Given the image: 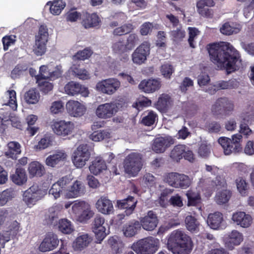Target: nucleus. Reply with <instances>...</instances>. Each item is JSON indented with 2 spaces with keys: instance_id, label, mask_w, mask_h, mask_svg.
Segmentation results:
<instances>
[{
  "instance_id": "42",
  "label": "nucleus",
  "mask_w": 254,
  "mask_h": 254,
  "mask_svg": "<svg viewBox=\"0 0 254 254\" xmlns=\"http://www.w3.org/2000/svg\"><path fill=\"white\" fill-rule=\"evenodd\" d=\"M172 100L169 95L163 94L159 97L156 104V108L160 111L166 110L171 105Z\"/></svg>"
},
{
  "instance_id": "32",
  "label": "nucleus",
  "mask_w": 254,
  "mask_h": 254,
  "mask_svg": "<svg viewBox=\"0 0 254 254\" xmlns=\"http://www.w3.org/2000/svg\"><path fill=\"white\" fill-rule=\"evenodd\" d=\"M107 168L106 163L100 157H96L89 167L90 172L95 175L106 170Z\"/></svg>"
},
{
  "instance_id": "60",
  "label": "nucleus",
  "mask_w": 254,
  "mask_h": 254,
  "mask_svg": "<svg viewBox=\"0 0 254 254\" xmlns=\"http://www.w3.org/2000/svg\"><path fill=\"white\" fill-rule=\"evenodd\" d=\"M157 118V114L153 111H150L143 117L142 123L145 126H151L155 123Z\"/></svg>"
},
{
  "instance_id": "28",
  "label": "nucleus",
  "mask_w": 254,
  "mask_h": 254,
  "mask_svg": "<svg viewBox=\"0 0 254 254\" xmlns=\"http://www.w3.org/2000/svg\"><path fill=\"white\" fill-rule=\"evenodd\" d=\"M67 154L64 150H58L52 155L47 157L46 164L51 167H55L64 161L67 158Z\"/></svg>"
},
{
  "instance_id": "11",
  "label": "nucleus",
  "mask_w": 254,
  "mask_h": 254,
  "mask_svg": "<svg viewBox=\"0 0 254 254\" xmlns=\"http://www.w3.org/2000/svg\"><path fill=\"white\" fill-rule=\"evenodd\" d=\"M51 127L55 134L65 136L73 132L75 128V125L74 123L70 121L54 120L51 123Z\"/></svg>"
},
{
  "instance_id": "36",
  "label": "nucleus",
  "mask_w": 254,
  "mask_h": 254,
  "mask_svg": "<svg viewBox=\"0 0 254 254\" xmlns=\"http://www.w3.org/2000/svg\"><path fill=\"white\" fill-rule=\"evenodd\" d=\"M242 28V25L240 24H230L229 22H226L220 27V31L223 35H231L240 32Z\"/></svg>"
},
{
  "instance_id": "4",
  "label": "nucleus",
  "mask_w": 254,
  "mask_h": 254,
  "mask_svg": "<svg viewBox=\"0 0 254 254\" xmlns=\"http://www.w3.org/2000/svg\"><path fill=\"white\" fill-rule=\"evenodd\" d=\"M159 246V240L150 237L133 243L131 248L137 254H153Z\"/></svg>"
},
{
  "instance_id": "51",
  "label": "nucleus",
  "mask_w": 254,
  "mask_h": 254,
  "mask_svg": "<svg viewBox=\"0 0 254 254\" xmlns=\"http://www.w3.org/2000/svg\"><path fill=\"white\" fill-rule=\"evenodd\" d=\"M59 230L63 233L69 234L74 230V227L71 222L66 219H63L59 222Z\"/></svg>"
},
{
  "instance_id": "50",
  "label": "nucleus",
  "mask_w": 254,
  "mask_h": 254,
  "mask_svg": "<svg viewBox=\"0 0 254 254\" xmlns=\"http://www.w3.org/2000/svg\"><path fill=\"white\" fill-rule=\"evenodd\" d=\"M186 149L185 145H176L172 150L170 156L174 160L178 161L182 158L183 153L186 150Z\"/></svg>"
},
{
  "instance_id": "59",
  "label": "nucleus",
  "mask_w": 254,
  "mask_h": 254,
  "mask_svg": "<svg viewBox=\"0 0 254 254\" xmlns=\"http://www.w3.org/2000/svg\"><path fill=\"white\" fill-rule=\"evenodd\" d=\"M64 110V104L62 101L53 102L50 106V111L54 115L62 113Z\"/></svg>"
},
{
  "instance_id": "19",
  "label": "nucleus",
  "mask_w": 254,
  "mask_h": 254,
  "mask_svg": "<svg viewBox=\"0 0 254 254\" xmlns=\"http://www.w3.org/2000/svg\"><path fill=\"white\" fill-rule=\"evenodd\" d=\"M59 243L57 236L53 233H48L39 246L41 252H46L53 250Z\"/></svg>"
},
{
  "instance_id": "52",
  "label": "nucleus",
  "mask_w": 254,
  "mask_h": 254,
  "mask_svg": "<svg viewBox=\"0 0 254 254\" xmlns=\"http://www.w3.org/2000/svg\"><path fill=\"white\" fill-rule=\"evenodd\" d=\"M47 41H43L39 39H35V44L33 46V51L37 56L43 55L46 51Z\"/></svg>"
},
{
  "instance_id": "6",
  "label": "nucleus",
  "mask_w": 254,
  "mask_h": 254,
  "mask_svg": "<svg viewBox=\"0 0 254 254\" xmlns=\"http://www.w3.org/2000/svg\"><path fill=\"white\" fill-rule=\"evenodd\" d=\"M242 139V135L240 134H235L232 136V139L226 137H221L218 140V143L223 149L224 153L229 155L233 153L238 152L241 150L240 142Z\"/></svg>"
},
{
  "instance_id": "8",
  "label": "nucleus",
  "mask_w": 254,
  "mask_h": 254,
  "mask_svg": "<svg viewBox=\"0 0 254 254\" xmlns=\"http://www.w3.org/2000/svg\"><path fill=\"white\" fill-rule=\"evenodd\" d=\"M120 103L111 102L101 104L95 110V115L101 119H109L114 116L121 107Z\"/></svg>"
},
{
  "instance_id": "62",
  "label": "nucleus",
  "mask_w": 254,
  "mask_h": 254,
  "mask_svg": "<svg viewBox=\"0 0 254 254\" xmlns=\"http://www.w3.org/2000/svg\"><path fill=\"white\" fill-rule=\"evenodd\" d=\"M188 30L189 34V43L191 47L194 48L195 44L194 40L199 34L200 32L195 27H189Z\"/></svg>"
},
{
  "instance_id": "43",
  "label": "nucleus",
  "mask_w": 254,
  "mask_h": 254,
  "mask_svg": "<svg viewBox=\"0 0 254 254\" xmlns=\"http://www.w3.org/2000/svg\"><path fill=\"white\" fill-rule=\"evenodd\" d=\"M232 195V193L228 190H224L217 192L215 196V201L219 205L226 203L228 202Z\"/></svg>"
},
{
  "instance_id": "26",
  "label": "nucleus",
  "mask_w": 254,
  "mask_h": 254,
  "mask_svg": "<svg viewBox=\"0 0 254 254\" xmlns=\"http://www.w3.org/2000/svg\"><path fill=\"white\" fill-rule=\"evenodd\" d=\"M215 5L213 0H198L196 3V8L198 13L202 16L205 17H212L213 10L205 7H212Z\"/></svg>"
},
{
  "instance_id": "41",
  "label": "nucleus",
  "mask_w": 254,
  "mask_h": 254,
  "mask_svg": "<svg viewBox=\"0 0 254 254\" xmlns=\"http://www.w3.org/2000/svg\"><path fill=\"white\" fill-rule=\"evenodd\" d=\"M79 64L73 63L70 70L72 72L73 74L76 76L80 79H87L90 78V75L87 71L85 69H81L79 68Z\"/></svg>"
},
{
  "instance_id": "45",
  "label": "nucleus",
  "mask_w": 254,
  "mask_h": 254,
  "mask_svg": "<svg viewBox=\"0 0 254 254\" xmlns=\"http://www.w3.org/2000/svg\"><path fill=\"white\" fill-rule=\"evenodd\" d=\"M94 214L90 205L87 203L76 218L78 221L84 222L92 217Z\"/></svg>"
},
{
  "instance_id": "12",
  "label": "nucleus",
  "mask_w": 254,
  "mask_h": 254,
  "mask_svg": "<svg viewBox=\"0 0 254 254\" xmlns=\"http://www.w3.org/2000/svg\"><path fill=\"white\" fill-rule=\"evenodd\" d=\"M92 228L95 234L96 242L101 243L107 236L104 218L100 215H97L92 222Z\"/></svg>"
},
{
  "instance_id": "49",
  "label": "nucleus",
  "mask_w": 254,
  "mask_h": 254,
  "mask_svg": "<svg viewBox=\"0 0 254 254\" xmlns=\"http://www.w3.org/2000/svg\"><path fill=\"white\" fill-rule=\"evenodd\" d=\"M191 179L187 175L178 173L176 188L187 189L191 184Z\"/></svg>"
},
{
  "instance_id": "33",
  "label": "nucleus",
  "mask_w": 254,
  "mask_h": 254,
  "mask_svg": "<svg viewBox=\"0 0 254 254\" xmlns=\"http://www.w3.org/2000/svg\"><path fill=\"white\" fill-rule=\"evenodd\" d=\"M7 149L4 155L8 158L16 159L17 155L21 153V145L16 141H10L7 145Z\"/></svg>"
},
{
  "instance_id": "1",
  "label": "nucleus",
  "mask_w": 254,
  "mask_h": 254,
  "mask_svg": "<svg viewBox=\"0 0 254 254\" xmlns=\"http://www.w3.org/2000/svg\"><path fill=\"white\" fill-rule=\"evenodd\" d=\"M211 61L220 69H226L231 73L242 65L240 54L233 46L227 42L215 43L208 49Z\"/></svg>"
},
{
  "instance_id": "2",
  "label": "nucleus",
  "mask_w": 254,
  "mask_h": 254,
  "mask_svg": "<svg viewBox=\"0 0 254 254\" xmlns=\"http://www.w3.org/2000/svg\"><path fill=\"white\" fill-rule=\"evenodd\" d=\"M167 246L174 254H189L193 247L190 238L179 229L173 231L169 235Z\"/></svg>"
},
{
  "instance_id": "7",
  "label": "nucleus",
  "mask_w": 254,
  "mask_h": 254,
  "mask_svg": "<svg viewBox=\"0 0 254 254\" xmlns=\"http://www.w3.org/2000/svg\"><path fill=\"white\" fill-rule=\"evenodd\" d=\"M46 191L37 184H34L26 190L23 194V201L31 207L46 195Z\"/></svg>"
},
{
  "instance_id": "20",
  "label": "nucleus",
  "mask_w": 254,
  "mask_h": 254,
  "mask_svg": "<svg viewBox=\"0 0 254 254\" xmlns=\"http://www.w3.org/2000/svg\"><path fill=\"white\" fill-rule=\"evenodd\" d=\"M95 207L98 211L104 215H110L114 213L113 203L107 197H100L95 203Z\"/></svg>"
},
{
  "instance_id": "23",
  "label": "nucleus",
  "mask_w": 254,
  "mask_h": 254,
  "mask_svg": "<svg viewBox=\"0 0 254 254\" xmlns=\"http://www.w3.org/2000/svg\"><path fill=\"white\" fill-rule=\"evenodd\" d=\"M158 220L157 217L152 211L148 212L147 215L140 220V227L146 231L154 230L157 225Z\"/></svg>"
},
{
  "instance_id": "56",
  "label": "nucleus",
  "mask_w": 254,
  "mask_h": 254,
  "mask_svg": "<svg viewBox=\"0 0 254 254\" xmlns=\"http://www.w3.org/2000/svg\"><path fill=\"white\" fill-rule=\"evenodd\" d=\"M37 83H38L40 89L45 93H47L51 91L53 88V84L48 81V79H44L39 77H36Z\"/></svg>"
},
{
  "instance_id": "38",
  "label": "nucleus",
  "mask_w": 254,
  "mask_h": 254,
  "mask_svg": "<svg viewBox=\"0 0 254 254\" xmlns=\"http://www.w3.org/2000/svg\"><path fill=\"white\" fill-rule=\"evenodd\" d=\"M140 229L139 221H134L125 225L123 229L124 235L127 237H131L135 235Z\"/></svg>"
},
{
  "instance_id": "24",
  "label": "nucleus",
  "mask_w": 254,
  "mask_h": 254,
  "mask_svg": "<svg viewBox=\"0 0 254 254\" xmlns=\"http://www.w3.org/2000/svg\"><path fill=\"white\" fill-rule=\"evenodd\" d=\"M161 86V81L158 79H149L142 80L138 88L145 93H151L158 90Z\"/></svg>"
},
{
  "instance_id": "48",
  "label": "nucleus",
  "mask_w": 254,
  "mask_h": 254,
  "mask_svg": "<svg viewBox=\"0 0 254 254\" xmlns=\"http://www.w3.org/2000/svg\"><path fill=\"white\" fill-rule=\"evenodd\" d=\"M110 137V132L108 130L106 129L95 131L89 136L90 139L96 142L109 138Z\"/></svg>"
},
{
  "instance_id": "63",
  "label": "nucleus",
  "mask_w": 254,
  "mask_h": 254,
  "mask_svg": "<svg viewBox=\"0 0 254 254\" xmlns=\"http://www.w3.org/2000/svg\"><path fill=\"white\" fill-rule=\"evenodd\" d=\"M112 50L114 53L117 54H121L128 50L126 45L121 41L116 42L113 44Z\"/></svg>"
},
{
  "instance_id": "16",
  "label": "nucleus",
  "mask_w": 254,
  "mask_h": 254,
  "mask_svg": "<svg viewBox=\"0 0 254 254\" xmlns=\"http://www.w3.org/2000/svg\"><path fill=\"white\" fill-rule=\"evenodd\" d=\"M65 106L67 113L72 117H81L85 114L86 111L85 105L76 100H69L66 103Z\"/></svg>"
},
{
  "instance_id": "29",
  "label": "nucleus",
  "mask_w": 254,
  "mask_h": 254,
  "mask_svg": "<svg viewBox=\"0 0 254 254\" xmlns=\"http://www.w3.org/2000/svg\"><path fill=\"white\" fill-rule=\"evenodd\" d=\"M27 171L30 178L41 177L45 173L44 166L37 161H32L28 164Z\"/></svg>"
},
{
  "instance_id": "39",
  "label": "nucleus",
  "mask_w": 254,
  "mask_h": 254,
  "mask_svg": "<svg viewBox=\"0 0 254 254\" xmlns=\"http://www.w3.org/2000/svg\"><path fill=\"white\" fill-rule=\"evenodd\" d=\"M108 242L113 253L116 254L122 253L124 244L119 237L117 236L110 237Z\"/></svg>"
},
{
  "instance_id": "21",
  "label": "nucleus",
  "mask_w": 254,
  "mask_h": 254,
  "mask_svg": "<svg viewBox=\"0 0 254 254\" xmlns=\"http://www.w3.org/2000/svg\"><path fill=\"white\" fill-rule=\"evenodd\" d=\"M85 186L83 182L76 180L66 190L65 196L68 198H76L84 193Z\"/></svg>"
},
{
  "instance_id": "58",
  "label": "nucleus",
  "mask_w": 254,
  "mask_h": 254,
  "mask_svg": "<svg viewBox=\"0 0 254 254\" xmlns=\"http://www.w3.org/2000/svg\"><path fill=\"white\" fill-rule=\"evenodd\" d=\"M87 202L84 201H75L73 202L71 207V212L77 218Z\"/></svg>"
},
{
  "instance_id": "27",
  "label": "nucleus",
  "mask_w": 254,
  "mask_h": 254,
  "mask_svg": "<svg viewBox=\"0 0 254 254\" xmlns=\"http://www.w3.org/2000/svg\"><path fill=\"white\" fill-rule=\"evenodd\" d=\"M232 221L243 228H248L252 223V216L243 211L236 212L232 215Z\"/></svg>"
},
{
  "instance_id": "30",
  "label": "nucleus",
  "mask_w": 254,
  "mask_h": 254,
  "mask_svg": "<svg viewBox=\"0 0 254 254\" xmlns=\"http://www.w3.org/2000/svg\"><path fill=\"white\" fill-rule=\"evenodd\" d=\"M200 188V187H198V190H189L187 191L186 195L188 198V205L189 206H196L201 202ZM201 188L202 190L204 191V194L208 192V189H205L203 187H201Z\"/></svg>"
},
{
  "instance_id": "31",
  "label": "nucleus",
  "mask_w": 254,
  "mask_h": 254,
  "mask_svg": "<svg viewBox=\"0 0 254 254\" xmlns=\"http://www.w3.org/2000/svg\"><path fill=\"white\" fill-rule=\"evenodd\" d=\"M137 201L132 196H129L126 199H124L117 201V205L119 208L126 209L125 213L126 215L131 214L134 209Z\"/></svg>"
},
{
  "instance_id": "5",
  "label": "nucleus",
  "mask_w": 254,
  "mask_h": 254,
  "mask_svg": "<svg viewBox=\"0 0 254 254\" xmlns=\"http://www.w3.org/2000/svg\"><path fill=\"white\" fill-rule=\"evenodd\" d=\"M142 156L137 152L129 154L124 160L125 172L131 177L136 176L142 169Z\"/></svg>"
},
{
  "instance_id": "53",
  "label": "nucleus",
  "mask_w": 254,
  "mask_h": 254,
  "mask_svg": "<svg viewBox=\"0 0 254 254\" xmlns=\"http://www.w3.org/2000/svg\"><path fill=\"white\" fill-rule=\"evenodd\" d=\"M92 54V51L88 48L78 52L73 56V63L79 64V61H84L89 58Z\"/></svg>"
},
{
  "instance_id": "35",
  "label": "nucleus",
  "mask_w": 254,
  "mask_h": 254,
  "mask_svg": "<svg viewBox=\"0 0 254 254\" xmlns=\"http://www.w3.org/2000/svg\"><path fill=\"white\" fill-rule=\"evenodd\" d=\"M3 105L9 106L12 110H16L17 107L16 92L14 90H7L3 97Z\"/></svg>"
},
{
  "instance_id": "37",
  "label": "nucleus",
  "mask_w": 254,
  "mask_h": 254,
  "mask_svg": "<svg viewBox=\"0 0 254 254\" xmlns=\"http://www.w3.org/2000/svg\"><path fill=\"white\" fill-rule=\"evenodd\" d=\"M11 180L15 184L21 186L27 181V176L25 170L22 168H17L15 173L11 176Z\"/></svg>"
},
{
  "instance_id": "61",
  "label": "nucleus",
  "mask_w": 254,
  "mask_h": 254,
  "mask_svg": "<svg viewBox=\"0 0 254 254\" xmlns=\"http://www.w3.org/2000/svg\"><path fill=\"white\" fill-rule=\"evenodd\" d=\"M133 29L131 24H126L114 29L113 34L115 35L121 36L130 32Z\"/></svg>"
},
{
  "instance_id": "64",
  "label": "nucleus",
  "mask_w": 254,
  "mask_h": 254,
  "mask_svg": "<svg viewBox=\"0 0 254 254\" xmlns=\"http://www.w3.org/2000/svg\"><path fill=\"white\" fill-rule=\"evenodd\" d=\"M236 183L239 192L242 195H245L246 191L248 188V184L246 180L241 177H239L236 180Z\"/></svg>"
},
{
  "instance_id": "25",
  "label": "nucleus",
  "mask_w": 254,
  "mask_h": 254,
  "mask_svg": "<svg viewBox=\"0 0 254 254\" xmlns=\"http://www.w3.org/2000/svg\"><path fill=\"white\" fill-rule=\"evenodd\" d=\"M92 241V238L89 234L80 233L72 243V248L74 251H82L87 248Z\"/></svg>"
},
{
  "instance_id": "47",
  "label": "nucleus",
  "mask_w": 254,
  "mask_h": 254,
  "mask_svg": "<svg viewBox=\"0 0 254 254\" xmlns=\"http://www.w3.org/2000/svg\"><path fill=\"white\" fill-rule=\"evenodd\" d=\"M185 223L187 229L191 232H196L199 230V222L194 217L189 215L185 219Z\"/></svg>"
},
{
  "instance_id": "54",
  "label": "nucleus",
  "mask_w": 254,
  "mask_h": 254,
  "mask_svg": "<svg viewBox=\"0 0 254 254\" xmlns=\"http://www.w3.org/2000/svg\"><path fill=\"white\" fill-rule=\"evenodd\" d=\"M65 6V2L62 0L54 1L50 5V12L53 15H59L62 10L64 8Z\"/></svg>"
},
{
  "instance_id": "17",
  "label": "nucleus",
  "mask_w": 254,
  "mask_h": 254,
  "mask_svg": "<svg viewBox=\"0 0 254 254\" xmlns=\"http://www.w3.org/2000/svg\"><path fill=\"white\" fill-rule=\"evenodd\" d=\"M174 139L170 136L157 137L153 140L152 149L156 153H163L167 148L174 143Z\"/></svg>"
},
{
  "instance_id": "55",
  "label": "nucleus",
  "mask_w": 254,
  "mask_h": 254,
  "mask_svg": "<svg viewBox=\"0 0 254 254\" xmlns=\"http://www.w3.org/2000/svg\"><path fill=\"white\" fill-rule=\"evenodd\" d=\"M9 115L10 113L9 112H7L5 115H4L2 117H0V127H2V126L6 125L10 122L13 127L17 128L22 129V126L21 122L19 121L14 122L13 121L10 120Z\"/></svg>"
},
{
  "instance_id": "44",
  "label": "nucleus",
  "mask_w": 254,
  "mask_h": 254,
  "mask_svg": "<svg viewBox=\"0 0 254 254\" xmlns=\"http://www.w3.org/2000/svg\"><path fill=\"white\" fill-rule=\"evenodd\" d=\"M15 195L14 190L7 189L0 192V206L5 205L8 201L11 200Z\"/></svg>"
},
{
  "instance_id": "9",
  "label": "nucleus",
  "mask_w": 254,
  "mask_h": 254,
  "mask_svg": "<svg viewBox=\"0 0 254 254\" xmlns=\"http://www.w3.org/2000/svg\"><path fill=\"white\" fill-rule=\"evenodd\" d=\"M120 86L121 82L118 79L109 78L98 82L95 89L102 93L111 95L114 94Z\"/></svg>"
},
{
  "instance_id": "22",
  "label": "nucleus",
  "mask_w": 254,
  "mask_h": 254,
  "mask_svg": "<svg viewBox=\"0 0 254 254\" xmlns=\"http://www.w3.org/2000/svg\"><path fill=\"white\" fill-rule=\"evenodd\" d=\"M80 19L82 25L86 29L98 26L101 22L99 17L95 13L83 12L80 15Z\"/></svg>"
},
{
  "instance_id": "57",
  "label": "nucleus",
  "mask_w": 254,
  "mask_h": 254,
  "mask_svg": "<svg viewBox=\"0 0 254 254\" xmlns=\"http://www.w3.org/2000/svg\"><path fill=\"white\" fill-rule=\"evenodd\" d=\"M178 173L171 172L167 173L164 176V181L169 186L176 188Z\"/></svg>"
},
{
  "instance_id": "46",
  "label": "nucleus",
  "mask_w": 254,
  "mask_h": 254,
  "mask_svg": "<svg viewBox=\"0 0 254 254\" xmlns=\"http://www.w3.org/2000/svg\"><path fill=\"white\" fill-rule=\"evenodd\" d=\"M40 98V95L38 91L35 89H31L28 91L24 95L26 102L29 104L37 103Z\"/></svg>"
},
{
  "instance_id": "15",
  "label": "nucleus",
  "mask_w": 254,
  "mask_h": 254,
  "mask_svg": "<svg viewBox=\"0 0 254 254\" xmlns=\"http://www.w3.org/2000/svg\"><path fill=\"white\" fill-rule=\"evenodd\" d=\"M71 181V179L68 177H64L54 183L49 191L50 195H52L55 199L59 198L60 196L66 192V188Z\"/></svg>"
},
{
  "instance_id": "18",
  "label": "nucleus",
  "mask_w": 254,
  "mask_h": 254,
  "mask_svg": "<svg viewBox=\"0 0 254 254\" xmlns=\"http://www.w3.org/2000/svg\"><path fill=\"white\" fill-rule=\"evenodd\" d=\"M64 91L66 94L71 96L80 94L83 97H87L89 94L86 87L74 81L67 83L64 86Z\"/></svg>"
},
{
  "instance_id": "13",
  "label": "nucleus",
  "mask_w": 254,
  "mask_h": 254,
  "mask_svg": "<svg viewBox=\"0 0 254 254\" xmlns=\"http://www.w3.org/2000/svg\"><path fill=\"white\" fill-rule=\"evenodd\" d=\"M149 54L150 44L147 42H144L132 53V60L133 63L141 64L145 62Z\"/></svg>"
},
{
  "instance_id": "14",
  "label": "nucleus",
  "mask_w": 254,
  "mask_h": 254,
  "mask_svg": "<svg viewBox=\"0 0 254 254\" xmlns=\"http://www.w3.org/2000/svg\"><path fill=\"white\" fill-rule=\"evenodd\" d=\"M243 240V234L236 230L228 233L224 238L225 247L230 251L234 250L235 246L240 245Z\"/></svg>"
},
{
  "instance_id": "10",
  "label": "nucleus",
  "mask_w": 254,
  "mask_h": 254,
  "mask_svg": "<svg viewBox=\"0 0 254 254\" xmlns=\"http://www.w3.org/2000/svg\"><path fill=\"white\" fill-rule=\"evenodd\" d=\"M89 146L87 144L80 145L74 151L72 161L74 165L78 168L83 167L90 157Z\"/></svg>"
},
{
  "instance_id": "34",
  "label": "nucleus",
  "mask_w": 254,
  "mask_h": 254,
  "mask_svg": "<svg viewBox=\"0 0 254 254\" xmlns=\"http://www.w3.org/2000/svg\"><path fill=\"white\" fill-rule=\"evenodd\" d=\"M223 220L222 214L215 212L208 215L207 223L211 229L217 230L220 228Z\"/></svg>"
},
{
  "instance_id": "3",
  "label": "nucleus",
  "mask_w": 254,
  "mask_h": 254,
  "mask_svg": "<svg viewBox=\"0 0 254 254\" xmlns=\"http://www.w3.org/2000/svg\"><path fill=\"white\" fill-rule=\"evenodd\" d=\"M205 170L210 173L212 175L216 176L215 180L212 181L210 184H207L208 180L201 179L198 183V187H203L205 189H208V192L204 193V195L208 198L211 196L215 187L225 188L226 186V182L224 178L219 175L220 170L218 167L214 165H205Z\"/></svg>"
},
{
  "instance_id": "40",
  "label": "nucleus",
  "mask_w": 254,
  "mask_h": 254,
  "mask_svg": "<svg viewBox=\"0 0 254 254\" xmlns=\"http://www.w3.org/2000/svg\"><path fill=\"white\" fill-rule=\"evenodd\" d=\"M239 85V82L235 79H232L228 81L221 80L218 81L214 85V86L218 90L236 88Z\"/></svg>"
}]
</instances>
